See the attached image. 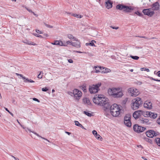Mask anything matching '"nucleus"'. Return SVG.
Here are the masks:
<instances>
[{
  "mask_svg": "<svg viewBox=\"0 0 160 160\" xmlns=\"http://www.w3.org/2000/svg\"><path fill=\"white\" fill-rule=\"evenodd\" d=\"M52 44L55 45H59L60 46H66V45L63 44V42L61 41H55L54 42L52 43Z\"/></svg>",
  "mask_w": 160,
  "mask_h": 160,
  "instance_id": "dca6fc26",
  "label": "nucleus"
},
{
  "mask_svg": "<svg viewBox=\"0 0 160 160\" xmlns=\"http://www.w3.org/2000/svg\"><path fill=\"white\" fill-rule=\"evenodd\" d=\"M33 133L35 134L36 135H37V136H38V137H41L43 139H44V140H47V141H48V142H49L50 141H49L48 140V139H47L44 138H43L40 136L38 133H37L36 132H33Z\"/></svg>",
  "mask_w": 160,
  "mask_h": 160,
  "instance_id": "473e14b6",
  "label": "nucleus"
},
{
  "mask_svg": "<svg viewBox=\"0 0 160 160\" xmlns=\"http://www.w3.org/2000/svg\"><path fill=\"white\" fill-rule=\"evenodd\" d=\"M139 123L143 124H148L149 120L146 118H141L138 120Z\"/></svg>",
  "mask_w": 160,
  "mask_h": 160,
  "instance_id": "4468645a",
  "label": "nucleus"
},
{
  "mask_svg": "<svg viewBox=\"0 0 160 160\" xmlns=\"http://www.w3.org/2000/svg\"><path fill=\"white\" fill-rule=\"evenodd\" d=\"M36 31L38 33H40V34H41L42 33V32L41 31H40V30H38V29H36Z\"/></svg>",
  "mask_w": 160,
  "mask_h": 160,
  "instance_id": "09e8293b",
  "label": "nucleus"
},
{
  "mask_svg": "<svg viewBox=\"0 0 160 160\" xmlns=\"http://www.w3.org/2000/svg\"><path fill=\"white\" fill-rule=\"evenodd\" d=\"M135 13L139 16H141V14L138 11L135 12Z\"/></svg>",
  "mask_w": 160,
  "mask_h": 160,
  "instance_id": "a18cd8bd",
  "label": "nucleus"
},
{
  "mask_svg": "<svg viewBox=\"0 0 160 160\" xmlns=\"http://www.w3.org/2000/svg\"><path fill=\"white\" fill-rule=\"evenodd\" d=\"M71 15L72 16H73L74 17H76L78 18H81L82 17V16L80 15L72 13Z\"/></svg>",
  "mask_w": 160,
  "mask_h": 160,
  "instance_id": "b1692460",
  "label": "nucleus"
},
{
  "mask_svg": "<svg viewBox=\"0 0 160 160\" xmlns=\"http://www.w3.org/2000/svg\"><path fill=\"white\" fill-rule=\"evenodd\" d=\"M32 13H33V14L36 17H38V15L37 14H35L33 12H32Z\"/></svg>",
  "mask_w": 160,
  "mask_h": 160,
  "instance_id": "69168bd1",
  "label": "nucleus"
},
{
  "mask_svg": "<svg viewBox=\"0 0 160 160\" xmlns=\"http://www.w3.org/2000/svg\"><path fill=\"white\" fill-rule=\"evenodd\" d=\"M92 100L93 102L96 104L103 106L106 109L110 107V105L108 99L104 97L102 95L98 94L94 95Z\"/></svg>",
  "mask_w": 160,
  "mask_h": 160,
  "instance_id": "f257e3e1",
  "label": "nucleus"
},
{
  "mask_svg": "<svg viewBox=\"0 0 160 160\" xmlns=\"http://www.w3.org/2000/svg\"><path fill=\"white\" fill-rule=\"evenodd\" d=\"M105 6L106 8L108 9L111 8L112 7V3L109 0H108L107 2H106Z\"/></svg>",
  "mask_w": 160,
  "mask_h": 160,
  "instance_id": "f3484780",
  "label": "nucleus"
},
{
  "mask_svg": "<svg viewBox=\"0 0 160 160\" xmlns=\"http://www.w3.org/2000/svg\"><path fill=\"white\" fill-rule=\"evenodd\" d=\"M95 137L98 140H102V137L98 134H97V135H95Z\"/></svg>",
  "mask_w": 160,
  "mask_h": 160,
  "instance_id": "cd10ccee",
  "label": "nucleus"
},
{
  "mask_svg": "<svg viewBox=\"0 0 160 160\" xmlns=\"http://www.w3.org/2000/svg\"><path fill=\"white\" fill-rule=\"evenodd\" d=\"M142 38H143L146 39H147L148 40H150V38H149L146 37L145 36H142Z\"/></svg>",
  "mask_w": 160,
  "mask_h": 160,
  "instance_id": "864d4df0",
  "label": "nucleus"
},
{
  "mask_svg": "<svg viewBox=\"0 0 160 160\" xmlns=\"http://www.w3.org/2000/svg\"><path fill=\"white\" fill-rule=\"evenodd\" d=\"M128 92L132 97H136L140 93L139 90L136 88H131L128 89Z\"/></svg>",
  "mask_w": 160,
  "mask_h": 160,
  "instance_id": "0eeeda50",
  "label": "nucleus"
},
{
  "mask_svg": "<svg viewBox=\"0 0 160 160\" xmlns=\"http://www.w3.org/2000/svg\"><path fill=\"white\" fill-rule=\"evenodd\" d=\"M146 134L148 137L152 138L154 136L155 137L158 135L159 133L158 132H155L153 130H150L147 131Z\"/></svg>",
  "mask_w": 160,
  "mask_h": 160,
  "instance_id": "9b49d317",
  "label": "nucleus"
},
{
  "mask_svg": "<svg viewBox=\"0 0 160 160\" xmlns=\"http://www.w3.org/2000/svg\"><path fill=\"white\" fill-rule=\"evenodd\" d=\"M133 129L134 131L140 133L143 132L146 129V128L144 127L138 126L137 124H135L133 126Z\"/></svg>",
  "mask_w": 160,
  "mask_h": 160,
  "instance_id": "6e6552de",
  "label": "nucleus"
},
{
  "mask_svg": "<svg viewBox=\"0 0 160 160\" xmlns=\"http://www.w3.org/2000/svg\"><path fill=\"white\" fill-rule=\"evenodd\" d=\"M4 108L5 109V110L8 111L9 113L10 112L9 110L8 109L4 107Z\"/></svg>",
  "mask_w": 160,
  "mask_h": 160,
  "instance_id": "680f3d73",
  "label": "nucleus"
},
{
  "mask_svg": "<svg viewBox=\"0 0 160 160\" xmlns=\"http://www.w3.org/2000/svg\"><path fill=\"white\" fill-rule=\"evenodd\" d=\"M92 132L94 136L98 134L97 132L95 130H93L92 131Z\"/></svg>",
  "mask_w": 160,
  "mask_h": 160,
  "instance_id": "a19ab883",
  "label": "nucleus"
},
{
  "mask_svg": "<svg viewBox=\"0 0 160 160\" xmlns=\"http://www.w3.org/2000/svg\"><path fill=\"white\" fill-rule=\"evenodd\" d=\"M74 122L75 123V124L76 125L79 127H81V124H80L78 121H74Z\"/></svg>",
  "mask_w": 160,
  "mask_h": 160,
  "instance_id": "f704fd0d",
  "label": "nucleus"
},
{
  "mask_svg": "<svg viewBox=\"0 0 160 160\" xmlns=\"http://www.w3.org/2000/svg\"><path fill=\"white\" fill-rule=\"evenodd\" d=\"M124 123L128 127H130L131 126L132 123L131 121H124Z\"/></svg>",
  "mask_w": 160,
  "mask_h": 160,
  "instance_id": "5701e85b",
  "label": "nucleus"
},
{
  "mask_svg": "<svg viewBox=\"0 0 160 160\" xmlns=\"http://www.w3.org/2000/svg\"><path fill=\"white\" fill-rule=\"evenodd\" d=\"M42 73V72H41L39 73V74L38 75V77L39 78H42V75H41V73Z\"/></svg>",
  "mask_w": 160,
  "mask_h": 160,
  "instance_id": "58836bf2",
  "label": "nucleus"
},
{
  "mask_svg": "<svg viewBox=\"0 0 160 160\" xmlns=\"http://www.w3.org/2000/svg\"><path fill=\"white\" fill-rule=\"evenodd\" d=\"M155 141L157 144L160 147V138H157L155 139Z\"/></svg>",
  "mask_w": 160,
  "mask_h": 160,
  "instance_id": "c756f323",
  "label": "nucleus"
},
{
  "mask_svg": "<svg viewBox=\"0 0 160 160\" xmlns=\"http://www.w3.org/2000/svg\"><path fill=\"white\" fill-rule=\"evenodd\" d=\"M103 69V71H102V72H103L104 73L109 72L111 71V70L108 68H105Z\"/></svg>",
  "mask_w": 160,
  "mask_h": 160,
  "instance_id": "a878e982",
  "label": "nucleus"
},
{
  "mask_svg": "<svg viewBox=\"0 0 160 160\" xmlns=\"http://www.w3.org/2000/svg\"><path fill=\"white\" fill-rule=\"evenodd\" d=\"M111 28H112L113 29H118V27H113L112 26H111Z\"/></svg>",
  "mask_w": 160,
  "mask_h": 160,
  "instance_id": "49530a36",
  "label": "nucleus"
},
{
  "mask_svg": "<svg viewBox=\"0 0 160 160\" xmlns=\"http://www.w3.org/2000/svg\"><path fill=\"white\" fill-rule=\"evenodd\" d=\"M83 101L84 103H86L88 105H89L90 103L89 100L87 98L83 99Z\"/></svg>",
  "mask_w": 160,
  "mask_h": 160,
  "instance_id": "393cba45",
  "label": "nucleus"
},
{
  "mask_svg": "<svg viewBox=\"0 0 160 160\" xmlns=\"http://www.w3.org/2000/svg\"><path fill=\"white\" fill-rule=\"evenodd\" d=\"M142 113H143V111L141 110H138L133 113V116L135 119H136L138 118L142 115Z\"/></svg>",
  "mask_w": 160,
  "mask_h": 160,
  "instance_id": "f8f14e48",
  "label": "nucleus"
},
{
  "mask_svg": "<svg viewBox=\"0 0 160 160\" xmlns=\"http://www.w3.org/2000/svg\"><path fill=\"white\" fill-rule=\"evenodd\" d=\"M101 86V83H98L95 85H93L89 86V90L91 93H95L98 92L99 88Z\"/></svg>",
  "mask_w": 160,
  "mask_h": 160,
  "instance_id": "423d86ee",
  "label": "nucleus"
},
{
  "mask_svg": "<svg viewBox=\"0 0 160 160\" xmlns=\"http://www.w3.org/2000/svg\"><path fill=\"white\" fill-rule=\"evenodd\" d=\"M26 80L28 82H34V81L31 79H29L28 78L26 79Z\"/></svg>",
  "mask_w": 160,
  "mask_h": 160,
  "instance_id": "4c0bfd02",
  "label": "nucleus"
},
{
  "mask_svg": "<svg viewBox=\"0 0 160 160\" xmlns=\"http://www.w3.org/2000/svg\"><path fill=\"white\" fill-rule=\"evenodd\" d=\"M130 57L132 58V59L137 60L139 58V57L137 56H133L132 55H130Z\"/></svg>",
  "mask_w": 160,
  "mask_h": 160,
  "instance_id": "7c9ffc66",
  "label": "nucleus"
},
{
  "mask_svg": "<svg viewBox=\"0 0 160 160\" xmlns=\"http://www.w3.org/2000/svg\"><path fill=\"white\" fill-rule=\"evenodd\" d=\"M116 8L120 10H122L125 12L128 13L133 10V8L132 6H128L123 4H119L116 6Z\"/></svg>",
  "mask_w": 160,
  "mask_h": 160,
  "instance_id": "39448f33",
  "label": "nucleus"
},
{
  "mask_svg": "<svg viewBox=\"0 0 160 160\" xmlns=\"http://www.w3.org/2000/svg\"><path fill=\"white\" fill-rule=\"evenodd\" d=\"M16 74L18 75V76H20L21 77H22V75L21 74H19V73H16Z\"/></svg>",
  "mask_w": 160,
  "mask_h": 160,
  "instance_id": "6e6d98bb",
  "label": "nucleus"
},
{
  "mask_svg": "<svg viewBox=\"0 0 160 160\" xmlns=\"http://www.w3.org/2000/svg\"><path fill=\"white\" fill-rule=\"evenodd\" d=\"M142 158H143V159H144L145 160H147V158H145V157H142Z\"/></svg>",
  "mask_w": 160,
  "mask_h": 160,
  "instance_id": "774afa93",
  "label": "nucleus"
},
{
  "mask_svg": "<svg viewBox=\"0 0 160 160\" xmlns=\"http://www.w3.org/2000/svg\"><path fill=\"white\" fill-rule=\"evenodd\" d=\"M68 62L70 63H72L73 62V61L72 59H69L68 60Z\"/></svg>",
  "mask_w": 160,
  "mask_h": 160,
  "instance_id": "3c124183",
  "label": "nucleus"
},
{
  "mask_svg": "<svg viewBox=\"0 0 160 160\" xmlns=\"http://www.w3.org/2000/svg\"><path fill=\"white\" fill-rule=\"evenodd\" d=\"M11 156L15 160L17 158L15 157H14V156H13V155H11Z\"/></svg>",
  "mask_w": 160,
  "mask_h": 160,
  "instance_id": "052dcab7",
  "label": "nucleus"
},
{
  "mask_svg": "<svg viewBox=\"0 0 160 160\" xmlns=\"http://www.w3.org/2000/svg\"><path fill=\"white\" fill-rule=\"evenodd\" d=\"M33 34L35 36L38 37H40L42 38V37L40 35L37 34V33H33Z\"/></svg>",
  "mask_w": 160,
  "mask_h": 160,
  "instance_id": "e433bc0d",
  "label": "nucleus"
},
{
  "mask_svg": "<svg viewBox=\"0 0 160 160\" xmlns=\"http://www.w3.org/2000/svg\"><path fill=\"white\" fill-rule=\"evenodd\" d=\"M68 37L69 39H72L73 41H78V39L75 38L71 34H68Z\"/></svg>",
  "mask_w": 160,
  "mask_h": 160,
  "instance_id": "412c9836",
  "label": "nucleus"
},
{
  "mask_svg": "<svg viewBox=\"0 0 160 160\" xmlns=\"http://www.w3.org/2000/svg\"><path fill=\"white\" fill-rule=\"evenodd\" d=\"M73 42L70 41H68L66 43L67 44H71L72 45V43Z\"/></svg>",
  "mask_w": 160,
  "mask_h": 160,
  "instance_id": "c03bdc74",
  "label": "nucleus"
},
{
  "mask_svg": "<svg viewBox=\"0 0 160 160\" xmlns=\"http://www.w3.org/2000/svg\"><path fill=\"white\" fill-rule=\"evenodd\" d=\"M151 8L152 10L153 11L154 10H158L159 8V5L158 2H156L152 5V6Z\"/></svg>",
  "mask_w": 160,
  "mask_h": 160,
  "instance_id": "2eb2a0df",
  "label": "nucleus"
},
{
  "mask_svg": "<svg viewBox=\"0 0 160 160\" xmlns=\"http://www.w3.org/2000/svg\"><path fill=\"white\" fill-rule=\"evenodd\" d=\"M73 94L75 99L78 100L82 96V93L78 90L75 89L73 90Z\"/></svg>",
  "mask_w": 160,
  "mask_h": 160,
  "instance_id": "1a4fd4ad",
  "label": "nucleus"
},
{
  "mask_svg": "<svg viewBox=\"0 0 160 160\" xmlns=\"http://www.w3.org/2000/svg\"><path fill=\"white\" fill-rule=\"evenodd\" d=\"M143 107L145 108L150 109L152 108V103L150 101H146L143 103Z\"/></svg>",
  "mask_w": 160,
  "mask_h": 160,
  "instance_id": "ddd939ff",
  "label": "nucleus"
},
{
  "mask_svg": "<svg viewBox=\"0 0 160 160\" xmlns=\"http://www.w3.org/2000/svg\"><path fill=\"white\" fill-rule=\"evenodd\" d=\"M65 133L68 134V135H70V134H71V133L67 132H66Z\"/></svg>",
  "mask_w": 160,
  "mask_h": 160,
  "instance_id": "338daca9",
  "label": "nucleus"
},
{
  "mask_svg": "<svg viewBox=\"0 0 160 160\" xmlns=\"http://www.w3.org/2000/svg\"><path fill=\"white\" fill-rule=\"evenodd\" d=\"M68 94L70 95L71 96H73V92H68Z\"/></svg>",
  "mask_w": 160,
  "mask_h": 160,
  "instance_id": "de8ad7c7",
  "label": "nucleus"
},
{
  "mask_svg": "<svg viewBox=\"0 0 160 160\" xmlns=\"http://www.w3.org/2000/svg\"><path fill=\"white\" fill-rule=\"evenodd\" d=\"M143 103V101L141 98H136L132 100L131 108L133 110L137 109L142 105Z\"/></svg>",
  "mask_w": 160,
  "mask_h": 160,
  "instance_id": "7ed1b4c3",
  "label": "nucleus"
},
{
  "mask_svg": "<svg viewBox=\"0 0 160 160\" xmlns=\"http://www.w3.org/2000/svg\"><path fill=\"white\" fill-rule=\"evenodd\" d=\"M77 42H73L72 43V45L74 46L77 48H79L80 47V43L79 41H76Z\"/></svg>",
  "mask_w": 160,
  "mask_h": 160,
  "instance_id": "6ab92c4d",
  "label": "nucleus"
},
{
  "mask_svg": "<svg viewBox=\"0 0 160 160\" xmlns=\"http://www.w3.org/2000/svg\"><path fill=\"white\" fill-rule=\"evenodd\" d=\"M94 68L95 69V72L96 73H98L100 72V70H102V69H104L105 68L102 67H99V66H94Z\"/></svg>",
  "mask_w": 160,
  "mask_h": 160,
  "instance_id": "a211bd4d",
  "label": "nucleus"
},
{
  "mask_svg": "<svg viewBox=\"0 0 160 160\" xmlns=\"http://www.w3.org/2000/svg\"><path fill=\"white\" fill-rule=\"evenodd\" d=\"M157 75L158 76L160 77V71H158L157 72Z\"/></svg>",
  "mask_w": 160,
  "mask_h": 160,
  "instance_id": "4d7b16f0",
  "label": "nucleus"
},
{
  "mask_svg": "<svg viewBox=\"0 0 160 160\" xmlns=\"http://www.w3.org/2000/svg\"><path fill=\"white\" fill-rule=\"evenodd\" d=\"M131 121V115L129 114H126L124 118V121Z\"/></svg>",
  "mask_w": 160,
  "mask_h": 160,
  "instance_id": "aec40b11",
  "label": "nucleus"
},
{
  "mask_svg": "<svg viewBox=\"0 0 160 160\" xmlns=\"http://www.w3.org/2000/svg\"><path fill=\"white\" fill-rule=\"evenodd\" d=\"M76 52H78V53H84L83 52H81V51H76Z\"/></svg>",
  "mask_w": 160,
  "mask_h": 160,
  "instance_id": "e2e57ef3",
  "label": "nucleus"
},
{
  "mask_svg": "<svg viewBox=\"0 0 160 160\" xmlns=\"http://www.w3.org/2000/svg\"><path fill=\"white\" fill-rule=\"evenodd\" d=\"M23 42L25 43H26V44H28V45H36L35 44L31 43V42L28 41L27 40H26L25 41H23Z\"/></svg>",
  "mask_w": 160,
  "mask_h": 160,
  "instance_id": "2f4dec72",
  "label": "nucleus"
},
{
  "mask_svg": "<svg viewBox=\"0 0 160 160\" xmlns=\"http://www.w3.org/2000/svg\"><path fill=\"white\" fill-rule=\"evenodd\" d=\"M145 69H146V68H141V71H145Z\"/></svg>",
  "mask_w": 160,
  "mask_h": 160,
  "instance_id": "13d9d810",
  "label": "nucleus"
},
{
  "mask_svg": "<svg viewBox=\"0 0 160 160\" xmlns=\"http://www.w3.org/2000/svg\"><path fill=\"white\" fill-rule=\"evenodd\" d=\"M84 53L87 54L88 56L90 57H92L94 55V52H83Z\"/></svg>",
  "mask_w": 160,
  "mask_h": 160,
  "instance_id": "bb28decb",
  "label": "nucleus"
},
{
  "mask_svg": "<svg viewBox=\"0 0 160 160\" xmlns=\"http://www.w3.org/2000/svg\"><path fill=\"white\" fill-rule=\"evenodd\" d=\"M122 90L121 88H110L108 90V93L114 98H121L123 95Z\"/></svg>",
  "mask_w": 160,
  "mask_h": 160,
  "instance_id": "f03ea898",
  "label": "nucleus"
},
{
  "mask_svg": "<svg viewBox=\"0 0 160 160\" xmlns=\"http://www.w3.org/2000/svg\"><path fill=\"white\" fill-rule=\"evenodd\" d=\"M26 8L29 12H32V10H30V9H29V8H27L26 7Z\"/></svg>",
  "mask_w": 160,
  "mask_h": 160,
  "instance_id": "603ef678",
  "label": "nucleus"
},
{
  "mask_svg": "<svg viewBox=\"0 0 160 160\" xmlns=\"http://www.w3.org/2000/svg\"><path fill=\"white\" fill-rule=\"evenodd\" d=\"M84 113L89 117H91L92 115V113H90L86 111H84Z\"/></svg>",
  "mask_w": 160,
  "mask_h": 160,
  "instance_id": "72a5a7b5",
  "label": "nucleus"
},
{
  "mask_svg": "<svg viewBox=\"0 0 160 160\" xmlns=\"http://www.w3.org/2000/svg\"><path fill=\"white\" fill-rule=\"evenodd\" d=\"M82 89L84 92H86V87L85 86H83L82 87Z\"/></svg>",
  "mask_w": 160,
  "mask_h": 160,
  "instance_id": "37998d69",
  "label": "nucleus"
},
{
  "mask_svg": "<svg viewBox=\"0 0 160 160\" xmlns=\"http://www.w3.org/2000/svg\"><path fill=\"white\" fill-rule=\"evenodd\" d=\"M33 100L35 101H36L38 102H39L40 101L39 100H38V99L35 98H33Z\"/></svg>",
  "mask_w": 160,
  "mask_h": 160,
  "instance_id": "8fccbe9b",
  "label": "nucleus"
},
{
  "mask_svg": "<svg viewBox=\"0 0 160 160\" xmlns=\"http://www.w3.org/2000/svg\"><path fill=\"white\" fill-rule=\"evenodd\" d=\"M157 116L156 114H155L154 113L150 112V115L149 116L151 118H152L153 119H155L157 117Z\"/></svg>",
  "mask_w": 160,
  "mask_h": 160,
  "instance_id": "4be33fe9",
  "label": "nucleus"
},
{
  "mask_svg": "<svg viewBox=\"0 0 160 160\" xmlns=\"http://www.w3.org/2000/svg\"><path fill=\"white\" fill-rule=\"evenodd\" d=\"M150 78L152 80H154V81H157V79H156L154 78H153L150 77Z\"/></svg>",
  "mask_w": 160,
  "mask_h": 160,
  "instance_id": "5fc2aeb1",
  "label": "nucleus"
},
{
  "mask_svg": "<svg viewBox=\"0 0 160 160\" xmlns=\"http://www.w3.org/2000/svg\"><path fill=\"white\" fill-rule=\"evenodd\" d=\"M144 15L151 17L154 14V12L151 8L144 9L142 11Z\"/></svg>",
  "mask_w": 160,
  "mask_h": 160,
  "instance_id": "9d476101",
  "label": "nucleus"
},
{
  "mask_svg": "<svg viewBox=\"0 0 160 160\" xmlns=\"http://www.w3.org/2000/svg\"><path fill=\"white\" fill-rule=\"evenodd\" d=\"M142 115H143L145 116V115L147 116H149V115H150V112H144L143 111V113H142Z\"/></svg>",
  "mask_w": 160,
  "mask_h": 160,
  "instance_id": "c85d7f7f",
  "label": "nucleus"
},
{
  "mask_svg": "<svg viewBox=\"0 0 160 160\" xmlns=\"http://www.w3.org/2000/svg\"><path fill=\"white\" fill-rule=\"evenodd\" d=\"M45 26L48 28H52L53 27L52 26L50 25L49 24H46Z\"/></svg>",
  "mask_w": 160,
  "mask_h": 160,
  "instance_id": "79ce46f5",
  "label": "nucleus"
},
{
  "mask_svg": "<svg viewBox=\"0 0 160 160\" xmlns=\"http://www.w3.org/2000/svg\"><path fill=\"white\" fill-rule=\"evenodd\" d=\"M48 90V89L47 88H42V91L44 92H46Z\"/></svg>",
  "mask_w": 160,
  "mask_h": 160,
  "instance_id": "ea45409f",
  "label": "nucleus"
},
{
  "mask_svg": "<svg viewBox=\"0 0 160 160\" xmlns=\"http://www.w3.org/2000/svg\"><path fill=\"white\" fill-rule=\"evenodd\" d=\"M17 122L18 123V124L22 127V126L21 125V124L20 123V122H19L18 120L17 119Z\"/></svg>",
  "mask_w": 160,
  "mask_h": 160,
  "instance_id": "bf43d9fd",
  "label": "nucleus"
},
{
  "mask_svg": "<svg viewBox=\"0 0 160 160\" xmlns=\"http://www.w3.org/2000/svg\"><path fill=\"white\" fill-rule=\"evenodd\" d=\"M96 41L94 40H92L91 42L89 43V44L91 45V46H95L94 42H96Z\"/></svg>",
  "mask_w": 160,
  "mask_h": 160,
  "instance_id": "c9c22d12",
  "label": "nucleus"
},
{
  "mask_svg": "<svg viewBox=\"0 0 160 160\" xmlns=\"http://www.w3.org/2000/svg\"><path fill=\"white\" fill-rule=\"evenodd\" d=\"M110 112L112 115L117 117L120 114V109L119 106L116 104H114L110 107Z\"/></svg>",
  "mask_w": 160,
  "mask_h": 160,
  "instance_id": "20e7f679",
  "label": "nucleus"
},
{
  "mask_svg": "<svg viewBox=\"0 0 160 160\" xmlns=\"http://www.w3.org/2000/svg\"><path fill=\"white\" fill-rule=\"evenodd\" d=\"M147 71V72H149L150 71V70H149V69H148V68H147V69L146 68L145 71Z\"/></svg>",
  "mask_w": 160,
  "mask_h": 160,
  "instance_id": "0e129e2a",
  "label": "nucleus"
}]
</instances>
